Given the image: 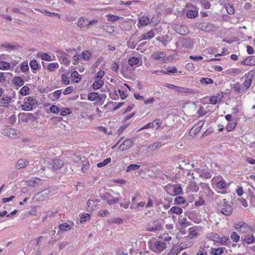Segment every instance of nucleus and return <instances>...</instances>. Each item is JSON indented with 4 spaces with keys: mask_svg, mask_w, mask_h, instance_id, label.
<instances>
[{
    "mask_svg": "<svg viewBox=\"0 0 255 255\" xmlns=\"http://www.w3.org/2000/svg\"><path fill=\"white\" fill-rule=\"evenodd\" d=\"M64 165V162L59 159H44L43 161L42 169L44 170L46 168L56 170L60 169Z\"/></svg>",
    "mask_w": 255,
    "mask_h": 255,
    "instance_id": "1",
    "label": "nucleus"
},
{
    "mask_svg": "<svg viewBox=\"0 0 255 255\" xmlns=\"http://www.w3.org/2000/svg\"><path fill=\"white\" fill-rule=\"evenodd\" d=\"M165 189L167 193L172 196L181 194L183 193L182 188L180 185L178 184H167Z\"/></svg>",
    "mask_w": 255,
    "mask_h": 255,
    "instance_id": "2",
    "label": "nucleus"
},
{
    "mask_svg": "<svg viewBox=\"0 0 255 255\" xmlns=\"http://www.w3.org/2000/svg\"><path fill=\"white\" fill-rule=\"evenodd\" d=\"M150 249L155 253L160 254L167 248V244L162 241H156L150 245Z\"/></svg>",
    "mask_w": 255,
    "mask_h": 255,
    "instance_id": "3",
    "label": "nucleus"
},
{
    "mask_svg": "<svg viewBox=\"0 0 255 255\" xmlns=\"http://www.w3.org/2000/svg\"><path fill=\"white\" fill-rule=\"evenodd\" d=\"M218 210L226 216L231 215L233 212L232 207L227 204L226 199H224L223 202L218 204Z\"/></svg>",
    "mask_w": 255,
    "mask_h": 255,
    "instance_id": "4",
    "label": "nucleus"
},
{
    "mask_svg": "<svg viewBox=\"0 0 255 255\" xmlns=\"http://www.w3.org/2000/svg\"><path fill=\"white\" fill-rule=\"evenodd\" d=\"M36 103V100L33 97H26L24 99V104L21 106L22 109L23 111H30L35 106Z\"/></svg>",
    "mask_w": 255,
    "mask_h": 255,
    "instance_id": "5",
    "label": "nucleus"
},
{
    "mask_svg": "<svg viewBox=\"0 0 255 255\" xmlns=\"http://www.w3.org/2000/svg\"><path fill=\"white\" fill-rule=\"evenodd\" d=\"M161 226L159 221L155 220L151 224H148L145 226V229L148 232H155L160 230Z\"/></svg>",
    "mask_w": 255,
    "mask_h": 255,
    "instance_id": "6",
    "label": "nucleus"
},
{
    "mask_svg": "<svg viewBox=\"0 0 255 255\" xmlns=\"http://www.w3.org/2000/svg\"><path fill=\"white\" fill-rule=\"evenodd\" d=\"M253 74V72L252 71H250L245 74L246 79L243 84V89L247 90L251 86L252 83Z\"/></svg>",
    "mask_w": 255,
    "mask_h": 255,
    "instance_id": "7",
    "label": "nucleus"
},
{
    "mask_svg": "<svg viewBox=\"0 0 255 255\" xmlns=\"http://www.w3.org/2000/svg\"><path fill=\"white\" fill-rule=\"evenodd\" d=\"M1 133L4 135L13 138L16 137L18 132L16 129L12 128H6L2 130Z\"/></svg>",
    "mask_w": 255,
    "mask_h": 255,
    "instance_id": "8",
    "label": "nucleus"
},
{
    "mask_svg": "<svg viewBox=\"0 0 255 255\" xmlns=\"http://www.w3.org/2000/svg\"><path fill=\"white\" fill-rule=\"evenodd\" d=\"M199 228L198 226L190 227L188 230V238L190 239L196 238L199 236Z\"/></svg>",
    "mask_w": 255,
    "mask_h": 255,
    "instance_id": "9",
    "label": "nucleus"
},
{
    "mask_svg": "<svg viewBox=\"0 0 255 255\" xmlns=\"http://www.w3.org/2000/svg\"><path fill=\"white\" fill-rule=\"evenodd\" d=\"M204 121H199L193 128L190 130L189 133L191 135H195L198 133L204 125Z\"/></svg>",
    "mask_w": 255,
    "mask_h": 255,
    "instance_id": "10",
    "label": "nucleus"
},
{
    "mask_svg": "<svg viewBox=\"0 0 255 255\" xmlns=\"http://www.w3.org/2000/svg\"><path fill=\"white\" fill-rule=\"evenodd\" d=\"M132 144L133 140L130 138L127 139L120 145L119 149L121 151H124L129 149L132 146Z\"/></svg>",
    "mask_w": 255,
    "mask_h": 255,
    "instance_id": "11",
    "label": "nucleus"
},
{
    "mask_svg": "<svg viewBox=\"0 0 255 255\" xmlns=\"http://www.w3.org/2000/svg\"><path fill=\"white\" fill-rule=\"evenodd\" d=\"M231 242L229 237L225 236L220 237L219 235V239L217 241L216 245L218 246H228L230 245Z\"/></svg>",
    "mask_w": 255,
    "mask_h": 255,
    "instance_id": "12",
    "label": "nucleus"
},
{
    "mask_svg": "<svg viewBox=\"0 0 255 255\" xmlns=\"http://www.w3.org/2000/svg\"><path fill=\"white\" fill-rule=\"evenodd\" d=\"M99 200H88L87 203L88 210L90 211H94L95 210L99 202Z\"/></svg>",
    "mask_w": 255,
    "mask_h": 255,
    "instance_id": "13",
    "label": "nucleus"
},
{
    "mask_svg": "<svg viewBox=\"0 0 255 255\" xmlns=\"http://www.w3.org/2000/svg\"><path fill=\"white\" fill-rule=\"evenodd\" d=\"M77 27L83 28L86 27L88 28V19L84 17H81L76 23Z\"/></svg>",
    "mask_w": 255,
    "mask_h": 255,
    "instance_id": "14",
    "label": "nucleus"
},
{
    "mask_svg": "<svg viewBox=\"0 0 255 255\" xmlns=\"http://www.w3.org/2000/svg\"><path fill=\"white\" fill-rule=\"evenodd\" d=\"M39 199L44 200L51 195V192L49 189H44L37 194Z\"/></svg>",
    "mask_w": 255,
    "mask_h": 255,
    "instance_id": "15",
    "label": "nucleus"
},
{
    "mask_svg": "<svg viewBox=\"0 0 255 255\" xmlns=\"http://www.w3.org/2000/svg\"><path fill=\"white\" fill-rule=\"evenodd\" d=\"M179 168L187 171H190L192 167L188 160H180L179 161Z\"/></svg>",
    "mask_w": 255,
    "mask_h": 255,
    "instance_id": "16",
    "label": "nucleus"
},
{
    "mask_svg": "<svg viewBox=\"0 0 255 255\" xmlns=\"http://www.w3.org/2000/svg\"><path fill=\"white\" fill-rule=\"evenodd\" d=\"M41 179L37 177H33L26 181V185L31 187H35L41 184Z\"/></svg>",
    "mask_w": 255,
    "mask_h": 255,
    "instance_id": "17",
    "label": "nucleus"
},
{
    "mask_svg": "<svg viewBox=\"0 0 255 255\" xmlns=\"http://www.w3.org/2000/svg\"><path fill=\"white\" fill-rule=\"evenodd\" d=\"M244 65L254 66L255 65V56H249L241 62Z\"/></svg>",
    "mask_w": 255,
    "mask_h": 255,
    "instance_id": "18",
    "label": "nucleus"
},
{
    "mask_svg": "<svg viewBox=\"0 0 255 255\" xmlns=\"http://www.w3.org/2000/svg\"><path fill=\"white\" fill-rule=\"evenodd\" d=\"M37 56L39 57L41 59L46 61H53L55 59V56L52 57L47 53L39 52L37 53Z\"/></svg>",
    "mask_w": 255,
    "mask_h": 255,
    "instance_id": "19",
    "label": "nucleus"
},
{
    "mask_svg": "<svg viewBox=\"0 0 255 255\" xmlns=\"http://www.w3.org/2000/svg\"><path fill=\"white\" fill-rule=\"evenodd\" d=\"M228 185H229V184L227 185L225 180L222 179L217 182L216 187L219 192L224 193V192L220 191V190L225 189Z\"/></svg>",
    "mask_w": 255,
    "mask_h": 255,
    "instance_id": "20",
    "label": "nucleus"
},
{
    "mask_svg": "<svg viewBox=\"0 0 255 255\" xmlns=\"http://www.w3.org/2000/svg\"><path fill=\"white\" fill-rule=\"evenodd\" d=\"M150 22V19L148 17L146 16H142L138 19L137 26H143L147 25Z\"/></svg>",
    "mask_w": 255,
    "mask_h": 255,
    "instance_id": "21",
    "label": "nucleus"
},
{
    "mask_svg": "<svg viewBox=\"0 0 255 255\" xmlns=\"http://www.w3.org/2000/svg\"><path fill=\"white\" fill-rule=\"evenodd\" d=\"M152 57L155 60L163 61L166 57V54L163 52L157 51L152 55Z\"/></svg>",
    "mask_w": 255,
    "mask_h": 255,
    "instance_id": "22",
    "label": "nucleus"
},
{
    "mask_svg": "<svg viewBox=\"0 0 255 255\" xmlns=\"http://www.w3.org/2000/svg\"><path fill=\"white\" fill-rule=\"evenodd\" d=\"M161 146L162 144L160 142H156L154 143H150L147 146V151L148 152L153 151L155 150L156 149L160 147Z\"/></svg>",
    "mask_w": 255,
    "mask_h": 255,
    "instance_id": "23",
    "label": "nucleus"
},
{
    "mask_svg": "<svg viewBox=\"0 0 255 255\" xmlns=\"http://www.w3.org/2000/svg\"><path fill=\"white\" fill-rule=\"evenodd\" d=\"M206 238L208 240L213 241L214 245H216L217 241L219 239V235L215 233H210L206 235Z\"/></svg>",
    "mask_w": 255,
    "mask_h": 255,
    "instance_id": "24",
    "label": "nucleus"
},
{
    "mask_svg": "<svg viewBox=\"0 0 255 255\" xmlns=\"http://www.w3.org/2000/svg\"><path fill=\"white\" fill-rule=\"evenodd\" d=\"M191 167L194 168V171L195 173L197 174V175H198L199 177H201L204 173V171H205V168L203 167H198V166H196L194 164H191Z\"/></svg>",
    "mask_w": 255,
    "mask_h": 255,
    "instance_id": "25",
    "label": "nucleus"
},
{
    "mask_svg": "<svg viewBox=\"0 0 255 255\" xmlns=\"http://www.w3.org/2000/svg\"><path fill=\"white\" fill-rule=\"evenodd\" d=\"M28 164V161L24 159H20L18 160L15 165L17 169H21L26 167Z\"/></svg>",
    "mask_w": 255,
    "mask_h": 255,
    "instance_id": "26",
    "label": "nucleus"
},
{
    "mask_svg": "<svg viewBox=\"0 0 255 255\" xmlns=\"http://www.w3.org/2000/svg\"><path fill=\"white\" fill-rule=\"evenodd\" d=\"M225 250V248L219 247L218 248H211V254L212 255H221Z\"/></svg>",
    "mask_w": 255,
    "mask_h": 255,
    "instance_id": "27",
    "label": "nucleus"
},
{
    "mask_svg": "<svg viewBox=\"0 0 255 255\" xmlns=\"http://www.w3.org/2000/svg\"><path fill=\"white\" fill-rule=\"evenodd\" d=\"M155 36L154 32L153 30H151L142 35L141 40H149L151 38L154 37Z\"/></svg>",
    "mask_w": 255,
    "mask_h": 255,
    "instance_id": "28",
    "label": "nucleus"
},
{
    "mask_svg": "<svg viewBox=\"0 0 255 255\" xmlns=\"http://www.w3.org/2000/svg\"><path fill=\"white\" fill-rule=\"evenodd\" d=\"M244 241L248 244H253L255 242V238L253 234L247 235L245 236Z\"/></svg>",
    "mask_w": 255,
    "mask_h": 255,
    "instance_id": "29",
    "label": "nucleus"
},
{
    "mask_svg": "<svg viewBox=\"0 0 255 255\" xmlns=\"http://www.w3.org/2000/svg\"><path fill=\"white\" fill-rule=\"evenodd\" d=\"M198 14V11L196 8L188 10L186 13L188 17L190 18H194L196 17Z\"/></svg>",
    "mask_w": 255,
    "mask_h": 255,
    "instance_id": "30",
    "label": "nucleus"
},
{
    "mask_svg": "<svg viewBox=\"0 0 255 255\" xmlns=\"http://www.w3.org/2000/svg\"><path fill=\"white\" fill-rule=\"evenodd\" d=\"M182 212L183 210L182 208L177 206L172 207L168 212V214L174 213L177 215H180Z\"/></svg>",
    "mask_w": 255,
    "mask_h": 255,
    "instance_id": "31",
    "label": "nucleus"
},
{
    "mask_svg": "<svg viewBox=\"0 0 255 255\" xmlns=\"http://www.w3.org/2000/svg\"><path fill=\"white\" fill-rule=\"evenodd\" d=\"M177 92L179 93H186V94H192L194 93L193 91L191 89L181 87H177Z\"/></svg>",
    "mask_w": 255,
    "mask_h": 255,
    "instance_id": "32",
    "label": "nucleus"
},
{
    "mask_svg": "<svg viewBox=\"0 0 255 255\" xmlns=\"http://www.w3.org/2000/svg\"><path fill=\"white\" fill-rule=\"evenodd\" d=\"M81 59L83 60H88L91 59L92 57V53L91 51L88 50H86L83 51L82 54L80 55Z\"/></svg>",
    "mask_w": 255,
    "mask_h": 255,
    "instance_id": "33",
    "label": "nucleus"
},
{
    "mask_svg": "<svg viewBox=\"0 0 255 255\" xmlns=\"http://www.w3.org/2000/svg\"><path fill=\"white\" fill-rule=\"evenodd\" d=\"M179 224L183 228H186L191 225V223L188 221L185 217L180 219L179 221Z\"/></svg>",
    "mask_w": 255,
    "mask_h": 255,
    "instance_id": "34",
    "label": "nucleus"
},
{
    "mask_svg": "<svg viewBox=\"0 0 255 255\" xmlns=\"http://www.w3.org/2000/svg\"><path fill=\"white\" fill-rule=\"evenodd\" d=\"M140 62L139 59L135 57H132L128 59V63L129 65L132 67L137 65Z\"/></svg>",
    "mask_w": 255,
    "mask_h": 255,
    "instance_id": "35",
    "label": "nucleus"
},
{
    "mask_svg": "<svg viewBox=\"0 0 255 255\" xmlns=\"http://www.w3.org/2000/svg\"><path fill=\"white\" fill-rule=\"evenodd\" d=\"M13 83L17 86H22L24 84V80L22 78L16 76L13 79Z\"/></svg>",
    "mask_w": 255,
    "mask_h": 255,
    "instance_id": "36",
    "label": "nucleus"
},
{
    "mask_svg": "<svg viewBox=\"0 0 255 255\" xmlns=\"http://www.w3.org/2000/svg\"><path fill=\"white\" fill-rule=\"evenodd\" d=\"M104 84V81L102 79H97L93 83L92 86L95 90L100 89Z\"/></svg>",
    "mask_w": 255,
    "mask_h": 255,
    "instance_id": "37",
    "label": "nucleus"
},
{
    "mask_svg": "<svg viewBox=\"0 0 255 255\" xmlns=\"http://www.w3.org/2000/svg\"><path fill=\"white\" fill-rule=\"evenodd\" d=\"M200 82L203 85H207L209 84H211L214 83L213 79L207 78V77H202L200 80Z\"/></svg>",
    "mask_w": 255,
    "mask_h": 255,
    "instance_id": "38",
    "label": "nucleus"
},
{
    "mask_svg": "<svg viewBox=\"0 0 255 255\" xmlns=\"http://www.w3.org/2000/svg\"><path fill=\"white\" fill-rule=\"evenodd\" d=\"M71 77L72 78V80L75 83H78L81 80L80 75L76 71H74L71 73Z\"/></svg>",
    "mask_w": 255,
    "mask_h": 255,
    "instance_id": "39",
    "label": "nucleus"
},
{
    "mask_svg": "<svg viewBox=\"0 0 255 255\" xmlns=\"http://www.w3.org/2000/svg\"><path fill=\"white\" fill-rule=\"evenodd\" d=\"M202 189L204 193L207 195H210L212 191L207 184L203 183L201 185Z\"/></svg>",
    "mask_w": 255,
    "mask_h": 255,
    "instance_id": "40",
    "label": "nucleus"
},
{
    "mask_svg": "<svg viewBox=\"0 0 255 255\" xmlns=\"http://www.w3.org/2000/svg\"><path fill=\"white\" fill-rule=\"evenodd\" d=\"M59 67V64L57 62L50 63L47 66V69L50 72H53L55 69H58Z\"/></svg>",
    "mask_w": 255,
    "mask_h": 255,
    "instance_id": "41",
    "label": "nucleus"
},
{
    "mask_svg": "<svg viewBox=\"0 0 255 255\" xmlns=\"http://www.w3.org/2000/svg\"><path fill=\"white\" fill-rule=\"evenodd\" d=\"M237 125V123L235 121H230L228 123L226 126V129L228 131H232L235 128Z\"/></svg>",
    "mask_w": 255,
    "mask_h": 255,
    "instance_id": "42",
    "label": "nucleus"
},
{
    "mask_svg": "<svg viewBox=\"0 0 255 255\" xmlns=\"http://www.w3.org/2000/svg\"><path fill=\"white\" fill-rule=\"evenodd\" d=\"M59 228L62 231H68L72 229V226L67 223H64L60 224Z\"/></svg>",
    "mask_w": 255,
    "mask_h": 255,
    "instance_id": "43",
    "label": "nucleus"
},
{
    "mask_svg": "<svg viewBox=\"0 0 255 255\" xmlns=\"http://www.w3.org/2000/svg\"><path fill=\"white\" fill-rule=\"evenodd\" d=\"M99 95L97 92L90 93L88 95V99L89 101H94L98 99Z\"/></svg>",
    "mask_w": 255,
    "mask_h": 255,
    "instance_id": "44",
    "label": "nucleus"
},
{
    "mask_svg": "<svg viewBox=\"0 0 255 255\" xmlns=\"http://www.w3.org/2000/svg\"><path fill=\"white\" fill-rule=\"evenodd\" d=\"M240 231L243 233H247L250 231L252 232V228L247 223H245L242 228L241 229Z\"/></svg>",
    "mask_w": 255,
    "mask_h": 255,
    "instance_id": "45",
    "label": "nucleus"
},
{
    "mask_svg": "<svg viewBox=\"0 0 255 255\" xmlns=\"http://www.w3.org/2000/svg\"><path fill=\"white\" fill-rule=\"evenodd\" d=\"M140 168V165L138 164H132L129 165L127 167V172H131L133 170H136Z\"/></svg>",
    "mask_w": 255,
    "mask_h": 255,
    "instance_id": "46",
    "label": "nucleus"
},
{
    "mask_svg": "<svg viewBox=\"0 0 255 255\" xmlns=\"http://www.w3.org/2000/svg\"><path fill=\"white\" fill-rule=\"evenodd\" d=\"M90 219V215L88 213L82 214L80 217V221L81 223H85V222Z\"/></svg>",
    "mask_w": 255,
    "mask_h": 255,
    "instance_id": "47",
    "label": "nucleus"
},
{
    "mask_svg": "<svg viewBox=\"0 0 255 255\" xmlns=\"http://www.w3.org/2000/svg\"><path fill=\"white\" fill-rule=\"evenodd\" d=\"M10 67V64L9 63L0 61V69L2 70H5L9 69Z\"/></svg>",
    "mask_w": 255,
    "mask_h": 255,
    "instance_id": "48",
    "label": "nucleus"
},
{
    "mask_svg": "<svg viewBox=\"0 0 255 255\" xmlns=\"http://www.w3.org/2000/svg\"><path fill=\"white\" fill-rule=\"evenodd\" d=\"M174 202L176 205H182L185 203V200L182 196H178L174 199Z\"/></svg>",
    "mask_w": 255,
    "mask_h": 255,
    "instance_id": "49",
    "label": "nucleus"
},
{
    "mask_svg": "<svg viewBox=\"0 0 255 255\" xmlns=\"http://www.w3.org/2000/svg\"><path fill=\"white\" fill-rule=\"evenodd\" d=\"M106 16L108 20L111 21L112 22H115L120 18L119 16L111 14H107Z\"/></svg>",
    "mask_w": 255,
    "mask_h": 255,
    "instance_id": "50",
    "label": "nucleus"
},
{
    "mask_svg": "<svg viewBox=\"0 0 255 255\" xmlns=\"http://www.w3.org/2000/svg\"><path fill=\"white\" fill-rule=\"evenodd\" d=\"M11 101V98L10 97L7 95H3L2 98L0 99V103L3 104H9Z\"/></svg>",
    "mask_w": 255,
    "mask_h": 255,
    "instance_id": "51",
    "label": "nucleus"
},
{
    "mask_svg": "<svg viewBox=\"0 0 255 255\" xmlns=\"http://www.w3.org/2000/svg\"><path fill=\"white\" fill-rule=\"evenodd\" d=\"M111 161V158H107L105 159L104 160H103L101 162H99L97 164V166L99 168L104 167L107 165L108 163H109Z\"/></svg>",
    "mask_w": 255,
    "mask_h": 255,
    "instance_id": "52",
    "label": "nucleus"
},
{
    "mask_svg": "<svg viewBox=\"0 0 255 255\" xmlns=\"http://www.w3.org/2000/svg\"><path fill=\"white\" fill-rule=\"evenodd\" d=\"M231 238L234 242L237 243L240 241V236L235 232H233L231 234Z\"/></svg>",
    "mask_w": 255,
    "mask_h": 255,
    "instance_id": "53",
    "label": "nucleus"
},
{
    "mask_svg": "<svg viewBox=\"0 0 255 255\" xmlns=\"http://www.w3.org/2000/svg\"><path fill=\"white\" fill-rule=\"evenodd\" d=\"M61 90H58L52 93L53 98H51L53 101L57 100L61 96Z\"/></svg>",
    "mask_w": 255,
    "mask_h": 255,
    "instance_id": "54",
    "label": "nucleus"
},
{
    "mask_svg": "<svg viewBox=\"0 0 255 255\" xmlns=\"http://www.w3.org/2000/svg\"><path fill=\"white\" fill-rule=\"evenodd\" d=\"M166 72L161 71L164 74L175 73L177 72V68L175 67H168L166 68Z\"/></svg>",
    "mask_w": 255,
    "mask_h": 255,
    "instance_id": "55",
    "label": "nucleus"
},
{
    "mask_svg": "<svg viewBox=\"0 0 255 255\" xmlns=\"http://www.w3.org/2000/svg\"><path fill=\"white\" fill-rule=\"evenodd\" d=\"M29 65L31 69L33 70H37L38 68V64L36 60L33 59L30 61Z\"/></svg>",
    "mask_w": 255,
    "mask_h": 255,
    "instance_id": "56",
    "label": "nucleus"
},
{
    "mask_svg": "<svg viewBox=\"0 0 255 255\" xmlns=\"http://www.w3.org/2000/svg\"><path fill=\"white\" fill-rule=\"evenodd\" d=\"M181 250L178 247L172 248L168 254V255H177Z\"/></svg>",
    "mask_w": 255,
    "mask_h": 255,
    "instance_id": "57",
    "label": "nucleus"
},
{
    "mask_svg": "<svg viewBox=\"0 0 255 255\" xmlns=\"http://www.w3.org/2000/svg\"><path fill=\"white\" fill-rule=\"evenodd\" d=\"M60 115L62 116H65L68 115H69L71 113V111L69 108H63L61 109L60 110Z\"/></svg>",
    "mask_w": 255,
    "mask_h": 255,
    "instance_id": "58",
    "label": "nucleus"
},
{
    "mask_svg": "<svg viewBox=\"0 0 255 255\" xmlns=\"http://www.w3.org/2000/svg\"><path fill=\"white\" fill-rule=\"evenodd\" d=\"M1 46L3 48H6L7 50L15 49L17 48V46H16V45H12V44H9V43L3 44L1 45Z\"/></svg>",
    "mask_w": 255,
    "mask_h": 255,
    "instance_id": "59",
    "label": "nucleus"
},
{
    "mask_svg": "<svg viewBox=\"0 0 255 255\" xmlns=\"http://www.w3.org/2000/svg\"><path fill=\"white\" fill-rule=\"evenodd\" d=\"M61 79L62 83L65 85H68L70 83L69 77L65 74L61 75Z\"/></svg>",
    "mask_w": 255,
    "mask_h": 255,
    "instance_id": "60",
    "label": "nucleus"
},
{
    "mask_svg": "<svg viewBox=\"0 0 255 255\" xmlns=\"http://www.w3.org/2000/svg\"><path fill=\"white\" fill-rule=\"evenodd\" d=\"M29 91V88L27 86H24L20 89L19 93L21 95L25 96L28 94Z\"/></svg>",
    "mask_w": 255,
    "mask_h": 255,
    "instance_id": "61",
    "label": "nucleus"
},
{
    "mask_svg": "<svg viewBox=\"0 0 255 255\" xmlns=\"http://www.w3.org/2000/svg\"><path fill=\"white\" fill-rule=\"evenodd\" d=\"M225 7L229 14H232L234 13V8L231 4L228 3L226 4Z\"/></svg>",
    "mask_w": 255,
    "mask_h": 255,
    "instance_id": "62",
    "label": "nucleus"
},
{
    "mask_svg": "<svg viewBox=\"0 0 255 255\" xmlns=\"http://www.w3.org/2000/svg\"><path fill=\"white\" fill-rule=\"evenodd\" d=\"M245 222L241 221V222H236L234 224V228L239 231H240L241 229L242 228L243 225H244Z\"/></svg>",
    "mask_w": 255,
    "mask_h": 255,
    "instance_id": "63",
    "label": "nucleus"
},
{
    "mask_svg": "<svg viewBox=\"0 0 255 255\" xmlns=\"http://www.w3.org/2000/svg\"><path fill=\"white\" fill-rule=\"evenodd\" d=\"M20 69L22 72H26L29 70L28 63L27 62H22L20 65Z\"/></svg>",
    "mask_w": 255,
    "mask_h": 255,
    "instance_id": "64",
    "label": "nucleus"
}]
</instances>
